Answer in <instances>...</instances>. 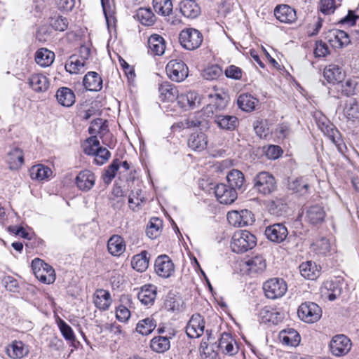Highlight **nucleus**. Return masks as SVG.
I'll return each instance as SVG.
<instances>
[{"instance_id": "1", "label": "nucleus", "mask_w": 359, "mask_h": 359, "mask_svg": "<svg viewBox=\"0 0 359 359\" xmlns=\"http://www.w3.org/2000/svg\"><path fill=\"white\" fill-rule=\"evenodd\" d=\"M257 244L255 235L246 230L236 231L231 238V248L234 252L243 253L252 249Z\"/></svg>"}, {"instance_id": "2", "label": "nucleus", "mask_w": 359, "mask_h": 359, "mask_svg": "<svg viewBox=\"0 0 359 359\" xmlns=\"http://www.w3.org/2000/svg\"><path fill=\"white\" fill-rule=\"evenodd\" d=\"M179 41L181 46L189 50H194L198 48L203 41L202 33L194 28H185L179 35Z\"/></svg>"}, {"instance_id": "3", "label": "nucleus", "mask_w": 359, "mask_h": 359, "mask_svg": "<svg viewBox=\"0 0 359 359\" xmlns=\"http://www.w3.org/2000/svg\"><path fill=\"white\" fill-rule=\"evenodd\" d=\"M32 268L36 278L45 284L53 283L55 280V272L54 269L39 258L32 262Z\"/></svg>"}, {"instance_id": "4", "label": "nucleus", "mask_w": 359, "mask_h": 359, "mask_svg": "<svg viewBox=\"0 0 359 359\" xmlns=\"http://www.w3.org/2000/svg\"><path fill=\"white\" fill-rule=\"evenodd\" d=\"M254 188L262 195L270 194L276 189L275 178L267 172H261L254 178Z\"/></svg>"}, {"instance_id": "5", "label": "nucleus", "mask_w": 359, "mask_h": 359, "mask_svg": "<svg viewBox=\"0 0 359 359\" xmlns=\"http://www.w3.org/2000/svg\"><path fill=\"white\" fill-rule=\"evenodd\" d=\"M263 290L267 298L276 299L282 297L286 293L287 285L283 279L273 278L264 283Z\"/></svg>"}, {"instance_id": "6", "label": "nucleus", "mask_w": 359, "mask_h": 359, "mask_svg": "<svg viewBox=\"0 0 359 359\" xmlns=\"http://www.w3.org/2000/svg\"><path fill=\"white\" fill-rule=\"evenodd\" d=\"M297 314L299 318L305 323H313L321 318L322 310L317 304L306 302L299 306Z\"/></svg>"}, {"instance_id": "7", "label": "nucleus", "mask_w": 359, "mask_h": 359, "mask_svg": "<svg viewBox=\"0 0 359 359\" xmlns=\"http://www.w3.org/2000/svg\"><path fill=\"white\" fill-rule=\"evenodd\" d=\"M329 347L332 355L341 357L346 355L351 351L352 342L346 335L337 334L332 338Z\"/></svg>"}, {"instance_id": "8", "label": "nucleus", "mask_w": 359, "mask_h": 359, "mask_svg": "<svg viewBox=\"0 0 359 359\" xmlns=\"http://www.w3.org/2000/svg\"><path fill=\"white\" fill-rule=\"evenodd\" d=\"M168 76L176 82L182 81L188 76V67L180 60H172L166 65Z\"/></svg>"}, {"instance_id": "9", "label": "nucleus", "mask_w": 359, "mask_h": 359, "mask_svg": "<svg viewBox=\"0 0 359 359\" xmlns=\"http://www.w3.org/2000/svg\"><path fill=\"white\" fill-rule=\"evenodd\" d=\"M229 223L237 227H242L252 224L254 221V215L251 211L244 209L241 211L232 210L227 213Z\"/></svg>"}, {"instance_id": "10", "label": "nucleus", "mask_w": 359, "mask_h": 359, "mask_svg": "<svg viewBox=\"0 0 359 359\" xmlns=\"http://www.w3.org/2000/svg\"><path fill=\"white\" fill-rule=\"evenodd\" d=\"M154 267L156 274L163 278L171 277L175 271L174 263L166 255H159L156 259Z\"/></svg>"}, {"instance_id": "11", "label": "nucleus", "mask_w": 359, "mask_h": 359, "mask_svg": "<svg viewBox=\"0 0 359 359\" xmlns=\"http://www.w3.org/2000/svg\"><path fill=\"white\" fill-rule=\"evenodd\" d=\"M214 189L217 199L222 204H231L237 198L236 191L226 184H219Z\"/></svg>"}, {"instance_id": "12", "label": "nucleus", "mask_w": 359, "mask_h": 359, "mask_svg": "<svg viewBox=\"0 0 359 359\" xmlns=\"http://www.w3.org/2000/svg\"><path fill=\"white\" fill-rule=\"evenodd\" d=\"M264 233L269 241L277 243L284 241L288 235L287 228L280 223L267 226Z\"/></svg>"}, {"instance_id": "13", "label": "nucleus", "mask_w": 359, "mask_h": 359, "mask_svg": "<svg viewBox=\"0 0 359 359\" xmlns=\"http://www.w3.org/2000/svg\"><path fill=\"white\" fill-rule=\"evenodd\" d=\"M205 322L203 317L199 314H194L186 327V333L189 338H198L203 334Z\"/></svg>"}, {"instance_id": "14", "label": "nucleus", "mask_w": 359, "mask_h": 359, "mask_svg": "<svg viewBox=\"0 0 359 359\" xmlns=\"http://www.w3.org/2000/svg\"><path fill=\"white\" fill-rule=\"evenodd\" d=\"M330 44L334 48H341L350 43L348 34L340 29L330 30L326 35Z\"/></svg>"}, {"instance_id": "15", "label": "nucleus", "mask_w": 359, "mask_h": 359, "mask_svg": "<svg viewBox=\"0 0 359 359\" xmlns=\"http://www.w3.org/2000/svg\"><path fill=\"white\" fill-rule=\"evenodd\" d=\"M177 103L180 107L185 110L193 109L198 107L201 103L199 95L194 91L182 93L177 97Z\"/></svg>"}, {"instance_id": "16", "label": "nucleus", "mask_w": 359, "mask_h": 359, "mask_svg": "<svg viewBox=\"0 0 359 359\" xmlns=\"http://www.w3.org/2000/svg\"><path fill=\"white\" fill-rule=\"evenodd\" d=\"M274 15L277 20L283 23H292L297 19L296 11L286 4L277 6L274 10Z\"/></svg>"}, {"instance_id": "17", "label": "nucleus", "mask_w": 359, "mask_h": 359, "mask_svg": "<svg viewBox=\"0 0 359 359\" xmlns=\"http://www.w3.org/2000/svg\"><path fill=\"white\" fill-rule=\"evenodd\" d=\"M95 176L89 170L81 171L76 177V184L83 191H88L91 189L95 184Z\"/></svg>"}, {"instance_id": "18", "label": "nucleus", "mask_w": 359, "mask_h": 359, "mask_svg": "<svg viewBox=\"0 0 359 359\" xmlns=\"http://www.w3.org/2000/svg\"><path fill=\"white\" fill-rule=\"evenodd\" d=\"M29 346L22 341H13L7 347L6 352L13 359H21L29 353Z\"/></svg>"}, {"instance_id": "19", "label": "nucleus", "mask_w": 359, "mask_h": 359, "mask_svg": "<svg viewBox=\"0 0 359 359\" xmlns=\"http://www.w3.org/2000/svg\"><path fill=\"white\" fill-rule=\"evenodd\" d=\"M157 295L156 286L147 284L143 285L138 292L137 297L142 304L146 306L153 305Z\"/></svg>"}, {"instance_id": "20", "label": "nucleus", "mask_w": 359, "mask_h": 359, "mask_svg": "<svg viewBox=\"0 0 359 359\" xmlns=\"http://www.w3.org/2000/svg\"><path fill=\"white\" fill-rule=\"evenodd\" d=\"M278 338L280 341L285 346H297L299 344L301 337L293 328H287L279 332Z\"/></svg>"}, {"instance_id": "21", "label": "nucleus", "mask_w": 359, "mask_h": 359, "mask_svg": "<svg viewBox=\"0 0 359 359\" xmlns=\"http://www.w3.org/2000/svg\"><path fill=\"white\" fill-rule=\"evenodd\" d=\"M112 299L109 291L100 289L93 294V303L95 306L102 311L107 310L111 306Z\"/></svg>"}, {"instance_id": "22", "label": "nucleus", "mask_w": 359, "mask_h": 359, "mask_svg": "<svg viewBox=\"0 0 359 359\" xmlns=\"http://www.w3.org/2000/svg\"><path fill=\"white\" fill-rule=\"evenodd\" d=\"M209 97L212 98L213 104L208 105L205 110L211 111L213 114V108H215V111H219L226 107L228 102V95L224 91L222 90H219L214 94H210Z\"/></svg>"}, {"instance_id": "23", "label": "nucleus", "mask_w": 359, "mask_h": 359, "mask_svg": "<svg viewBox=\"0 0 359 359\" xmlns=\"http://www.w3.org/2000/svg\"><path fill=\"white\" fill-rule=\"evenodd\" d=\"M325 217V212L320 205H312L306 211V219L311 224H321L324 221Z\"/></svg>"}, {"instance_id": "24", "label": "nucleus", "mask_w": 359, "mask_h": 359, "mask_svg": "<svg viewBox=\"0 0 359 359\" xmlns=\"http://www.w3.org/2000/svg\"><path fill=\"white\" fill-rule=\"evenodd\" d=\"M84 87L90 91H98L102 89V80L95 72H88L83 81Z\"/></svg>"}, {"instance_id": "25", "label": "nucleus", "mask_w": 359, "mask_h": 359, "mask_svg": "<svg viewBox=\"0 0 359 359\" xmlns=\"http://www.w3.org/2000/svg\"><path fill=\"white\" fill-rule=\"evenodd\" d=\"M160 98L162 101L172 102L177 100L179 95L177 87L170 83L165 82L160 85Z\"/></svg>"}, {"instance_id": "26", "label": "nucleus", "mask_w": 359, "mask_h": 359, "mask_svg": "<svg viewBox=\"0 0 359 359\" xmlns=\"http://www.w3.org/2000/svg\"><path fill=\"white\" fill-rule=\"evenodd\" d=\"M6 162L11 170L20 168L24 162L22 150L18 147L11 149L7 154Z\"/></svg>"}, {"instance_id": "27", "label": "nucleus", "mask_w": 359, "mask_h": 359, "mask_svg": "<svg viewBox=\"0 0 359 359\" xmlns=\"http://www.w3.org/2000/svg\"><path fill=\"white\" fill-rule=\"evenodd\" d=\"M107 249L113 256H120L126 250V243L123 238L118 235L112 236L108 241Z\"/></svg>"}, {"instance_id": "28", "label": "nucleus", "mask_w": 359, "mask_h": 359, "mask_svg": "<svg viewBox=\"0 0 359 359\" xmlns=\"http://www.w3.org/2000/svg\"><path fill=\"white\" fill-rule=\"evenodd\" d=\"M215 122L220 129L226 130H233L238 123V118L235 116L223 114H216Z\"/></svg>"}, {"instance_id": "29", "label": "nucleus", "mask_w": 359, "mask_h": 359, "mask_svg": "<svg viewBox=\"0 0 359 359\" xmlns=\"http://www.w3.org/2000/svg\"><path fill=\"white\" fill-rule=\"evenodd\" d=\"M323 75L329 83L341 82L345 76L341 68L334 64L330 65L324 69Z\"/></svg>"}, {"instance_id": "30", "label": "nucleus", "mask_w": 359, "mask_h": 359, "mask_svg": "<svg viewBox=\"0 0 359 359\" xmlns=\"http://www.w3.org/2000/svg\"><path fill=\"white\" fill-rule=\"evenodd\" d=\"M180 11L187 18H196L201 13V8L194 0H184L180 3Z\"/></svg>"}, {"instance_id": "31", "label": "nucleus", "mask_w": 359, "mask_h": 359, "mask_svg": "<svg viewBox=\"0 0 359 359\" xmlns=\"http://www.w3.org/2000/svg\"><path fill=\"white\" fill-rule=\"evenodd\" d=\"M57 102L64 107H71L75 102L74 92L69 88L62 87L56 93Z\"/></svg>"}, {"instance_id": "32", "label": "nucleus", "mask_w": 359, "mask_h": 359, "mask_svg": "<svg viewBox=\"0 0 359 359\" xmlns=\"http://www.w3.org/2000/svg\"><path fill=\"white\" fill-rule=\"evenodd\" d=\"M86 62L76 55H72L67 60L65 68L71 74H81L85 71Z\"/></svg>"}, {"instance_id": "33", "label": "nucleus", "mask_w": 359, "mask_h": 359, "mask_svg": "<svg viewBox=\"0 0 359 359\" xmlns=\"http://www.w3.org/2000/svg\"><path fill=\"white\" fill-rule=\"evenodd\" d=\"M30 87L36 92H44L49 86V82L46 76L37 74L32 75L28 80Z\"/></svg>"}, {"instance_id": "34", "label": "nucleus", "mask_w": 359, "mask_h": 359, "mask_svg": "<svg viewBox=\"0 0 359 359\" xmlns=\"http://www.w3.org/2000/svg\"><path fill=\"white\" fill-rule=\"evenodd\" d=\"M149 50L156 55H162L165 50V41L158 34L151 35L148 39Z\"/></svg>"}, {"instance_id": "35", "label": "nucleus", "mask_w": 359, "mask_h": 359, "mask_svg": "<svg viewBox=\"0 0 359 359\" xmlns=\"http://www.w3.org/2000/svg\"><path fill=\"white\" fill-rule=\"evenodd\" d=\"M207 143V136L203 133H193L188 140L189 147L191 149L198 151L204 150L206 148Z\"/></svg>"}, {"instance_id": "36", "label": "nucleus", "mask_w": 359, "mask_h": 359, "mask_svg": "<svg viewBox=\"0 0 359 359\" xmlns=\"http://www.w3.org/2000/svg\"><path fill=\"white\" fill-rule=\"evenodd\" d=\"M54 59L55 53L45 48L39 49L35 54V61L41 67L50 66Z\"/></svg>"}, {"instance_id": "37", "label": "nucleus", "mask_w": 359, "mask_h": 359, "mask_svg": "<svg viewBox=\"0 0 359 359\" xmlns=\"http://www.w3.org/2000/svg\"><path fill=\"white\" fill-rule=\"evenodd\" d=\"M226 179L229 186L236 191L242 189L245 184L244 175L238 170L230 171L226 176Z\"/></svg>"}, {"instance_id": "38", "label": "nucleus", "mask_w": 359, "mask_h": 359, "mask_svg": "<svg viewBox=\"0 0 359 359\" xmlns=\"http://www.w3.org/2000/svg\"><path fill=\"white\" fill-rule=\"evenodd\" d=\"M315 116L316 118H318V124L322 131L330 136L333 143L337 144V141L335 139V135L338 133L337 129L334 128L333 126L330 123L326 117L321 115L320 113L316 114Z\"/></svg>"}, {"instance_id": "39", "label": "nucleus", "mask_w": 359, "mask_h": 359, "mask_svg": "<svg viewBox=\"0 0 359 359\" xmlns=\"http://www.w3.org/2000/svg\"><path fill=\"white\" fill-rule=\"evenodd\" d=\"M299 271L303 277L311 280L316 279L320 274L318 266L311 261H307L300 264Z\"/></svg>"}, {"instance_id": "40", "label": "nucleus", "mask_w": 359, "mask_h": 359, "mask_svg": "<svg viewBox=\"0 0 359 359\" xmlns=\"http://www.w3.org/2000/svg\"><path fill=\"white\" fill-rule=\"evenodd\" d=\"M245 263L251 273H262L266 267V260L262 255L254 256Z\"/></svg>"}, {"instance_id": "41", "label": "nucleus", "mask_w": 359, "mask_h": 359, "mask_svg": "<svg viewBox=\"0 0 359 359\" xmlns=\"http://www.w3.org/2000/svg\"><path fill=\"white\" fill-rule=\"evenodd\" d=\"M257 102V99L248 93L239 95L237 100L239 108L245 111L254 110Z\"/></svg>"}, {"instance_id": "42", "label": "nucleus", "mask_w": 359, "mask_h": 359, "mask_svg": "<svg viewBox=\"0 0 359 359\" xmlns=\"http://www.w3.org/2000/svg\"><path fill=\"white\" fill-rule=\"evenodd\" d=\"M343 114L348 119L355 121L359 118V104L353 99L345 103Z\"/></svg>"}, {"instance_id": "43", "label": "nucleus", "mask_w": 359, "mask_h": 359, "mask_svg": "<svg viewBox=\"0 0 359 359\" xmlns=\"http://www.w3.org/2000/svg\"><path fill=\"white\" fill-rule=\"evenodd\" d=\"M288 189L300 195L307 193L309 184L302 177L298 178H292L288 180Z\"/></svg>"}, {"instance_id": "44", "label": "nucleus", "mask_w": 359, "mask_h": 359, "mask_svg": "<svg viewBox=\"0 0 359 359\" xmlns=\"http://www.w3.org/2000/svg\"><path fill=\"white\" fill-rule=\"evenodd\" d=\"M156 327V322L152 317L139 320L136 325V331L142 335H148Z\"/></svg>"}, {"instance_id": "45", "label": "nucleus", "mask_w": 359, "mask_h": 359, "mask_svg": "<svg viewBox=\"0 0 359 359\" xmlns=\"http://www.w3.org/2000/svg\"><path fill=\"white\" fill-rule=\"evenodd\" d=\"M341 288L338 283L333 281H327L324 284L322 293L330 301H334L341 294Z\"/></svg>"}, {"instance_id": "46", "label": "nucleus", "mask_w": 359, "mask_h": 359, "mask_svg": "<svg viewBox=\"0 0 359 359\" xmlns=\"http://www.w3.org/2000/svg\"><path fill=\"white\" fill-rule=\"evenodd\" d=\"M163 226V222L158 217H152L147 228V236L151 239H154L158 237L161 233Z\"/></svg>"}, {"instance_id": "47", "label": "nucleus", "mask_w": 359, "mask_h": 359, "mask_svg": "<svg viewBox=\"0 0 359 359\" xmlns=\"http://www.w3.org/2000/svg\"><path fill=\"white\" fill-rule=\"evenodd\" d=\"M131 265L133 268L137 271H144L149 266L147 252L146 251H142L141 253L133 256L131 261Z\"/></svg>"}, {"instance_id": "48", "label": "nucleus", "mask_w": 359, "mask_h": 359, "mask_svg": "<svg viewBox=\"0 0 359 359\" xmlns=\"http://www.w3.org/2000/svg\"><path fill=\"white\" fill-rule=\"evenodd\" d=\"M313 251L320 255H327L332 250V245L330 241L326 238H320L318 239L311 245Z\"/></svg>"}, {"instance_id": "49", "label": "nucleus", "mask_w": 359, "mask_h": 359, "mask_svg": "<svg viewBox=\"0 0 359 359\" xmlns=\"http://www.w3.org/2000/svg\"><path fill=\"white\" fill-rule=\"evenodd\" d=\"M30 177L34 180H43L52 175V170L47 166L36 165L30 169Z\"/></svg>"}, {"instance_id": "50", "label": "nucleus", "mask_w": 359, "mask_h": 359, "mask_svg": "<svg viewBox=\"0 0 359 359\" xmlns=\"http://www.w3.org/2000/svg\"><path fill=\"white\" fill-rule=\"evenodd\" d=\"M153 7L155 12L161 15H169L172 11L171 0H153Z\"/></svg>"}, {"instance_id": "51", "label": "nucleus", "mask_w": 359, "mask_h": 359, "mask_svg": "<svg viewBox=\"0 0 359 359\" xmlns=\"http://www.w3.org/2000/svg\"><path fill=\"white\" fill-rule=\"evenodd\" d=\"M170 347L169 338L167 337H156L151 341V348L157 353H164Z\"/></svg>"}, {"instance_id": "52", "label": "nucleus", "mask_w": 359, "mask_h": 359, "mask_svg": "<svg viewBox=\"0 0 359 359\" xmlns=\"http://www.w3.org/2000/svg\"><path fill=\"white\" fill-rule=\"evenodd\" d=\"M138 20L144 25L150 26L155 22V16L150 8H140L136 13Z\"/></svg>"}, {"instance_id": "53", "label": "nucleus", "mask_w": 359, "mask_h": 359, "mask_svg": "<svg viewBox=\"0 0 359 359\" xmlns=\"http://www.w3.org/2000/svg\"><path fill=\"white\" fill-rule=\"evenodd\" d=\"M101 4L108 27L114 22V4L111 0H101Z\"/></svg>"}, {"instance_id": "54", "label": "nucleus", "mask_w": 359, "mask_h": 359, "mask_svg": "<svg viewBox=\"0 0 359 359\" xmlns=\"http://www.w3.org/2000/svg\"><path fill=\"white\" fill-rule=\"evenodd\" d=\"M143 201L144 196L142 195L141 189H137L135 191H133L128 196L129 207L133 211L138 210Z\"/></svg>"}, {"instance_id": "55", "label": "nucleus", "mask_w": 359, "mask_h": 359, "mask_svg": "<svg viewBox=\"0 0 359 359\" xmlns=\"http://www.w3.org/2000/svg\"><path fill=\"white\" fill-rule=\"evenodd\" d=\"M100 147V142L96 136H92L88 138L83 144V151L88 155H95L98 147Z\"/></svg>"}, {"instance_id": "56", "label": "nucleus", "mask_w": 359, "mask_h": 359, "mask_svg": "<svg viewBox=\"0 0 359 359\" xmlns=\"http://www.w3.org/2000/svg\"><path fill=\"white\" fill-rule=\"evenodd\" d=\"M121 165V161L118 159L113 161L111 164L107 168L104 175L103 179L105 183H110L112 179L115 177Z\"/></svg>"}, {"instance_id": "57", "label": "nucleus", "mask_w": 359, "mask_h": 359, "mask_svg": "<svg viewBox=\"0 0 359 359\" xmlns=\"http://www.w3.org/2000/svg\"><path fill=\"white\" fill-rule=\"evenodd\" d=\"M222 74V69L218 65H212L204 69L203 76L207 80H214Z\"/></svg>"}, {"instance_id": "58", "label": "nucleus", "mask_w": 359, "mask_h": 359, "mask_svg": "<svg viewBox=\"0 0 359 359\" xmlns=\"http://www.w3.org/2000/svg\"><path fill=\"white\" fill-rule=\"evenodd\" d=\"M50 25L55 30L63 32L68 27V21L66 18L57 16L50 19Z\"/></svg>"}, {"instance_id": "59", "label": "nucleus", "mask_w": 359, "mask_h": 359, "mask_svg": "<svg viewBox=\"0 0 359 359\" xmlns=\"http://www.w3.org/2000/svg\"><path fill=\"white\" fill-rule=\"evenodd\" d=\"M1 283L5 288L13 292L18 291L19 285L18 280L11 276H5L1 279Z\"/></svg>"}, {"instance_id": "60", "label": "nucleus", "mask_w": 359, "mask_h": 359, "mask_svg": "<svg viewBox=\"0 0 359 359\" xmlns=\"http://www.w3.org/2000/svg\"><path fill=\"white\" fill-rule=\"evenodd\" d=\"M58 327L62 336L65 338V339L70 341L74 340L75 336L74 332L72 327L67 323H66L62 320H60V321L58 322Z\"/></svg>"}, {"instance_id": "61", "label": "nucleus", "mask_w": 359, "mask_h": 359, "mask_svg": "<svg viewBox=\"0 0 359 359\" xmlns=\"http://www.w3.org/2000/svg\"><path fill=\"white\" fill-rule=\"evenodd\" d=\"M357 83L353 79H347L346 82L341 84V93L346 95L350 96L355 94Z\"/></svg>"}, {"instance_id": "62", "label": "nucleus", "mask_w": 359, "mask_h": 359, "mask_svg": "<svg viewBox=\"0 0 359 359\" xmlns=\"http://www.w3.org/2000/svg\"><path fill=\"white\" fill-rule=\"evenodd\" d=\"M95 156V162L96 164L102 165L110 158L111 153L107 149L100 146Z\"/></svg>"}, {"instance_id": "63", "label": "nucleus", "mask_w": 359, "mask_h": 359, "mask_svg": "<svg viewBox=\"0 0 359 359\" xmlns=\"http://www.w3.org/2000/svg\"><path fill=\"white\" fill-rule=\"evenodd\" d=\"M130 317V311L124 305H119L116 309V318L120 322L126 323Z\"/></svg>"}, {"instance_id": "64", "label": "nucleus", "mask_w": 359, "mask_h": 359, "mask_svg": "<svg viewBox=\"0 0 359 359\" xmlns=\"http://www.w3.org/2000/svg\"><path fill=\"white\" fill-rule=\"evenodd\" d=\"M254 130L256 134L261 138L266 137L269 132V129L265 121H257L254 123Z\"/></svg>"}]
</instances>
